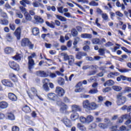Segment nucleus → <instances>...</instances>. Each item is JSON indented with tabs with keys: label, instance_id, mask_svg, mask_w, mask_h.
I'll list each match as a JSON object with an SVG mask.
<instances>
[{
	"label": "nucleus",
	"instance_id": "nucleus-44",
	"mask_svg": "<svg viewBox=\"0 0 131 131\" xmlns=\"http://www.w3.org/2000/svg\"><path fill=\"white\" fill-rule=\"evenodd\" d=\"M16 16L17 17V18H19V19H22L23 18V14L21 13V12L16 11Z\"/></svg>",
	"mask_w": 131,
	"mask_h": 131
},
{
	"label": "nucleus",
	"instance_id": "nucleus-62",
	"mask_svg": "<svg viewBox=\"0 0 131 131\" xmlns=\"http://www.w3.org/2000/svg\"><path fill=\"white\" fill-rule=\"evenodd\" d=\"M36 57V54L35 53H33L31 54V55L28 57V59H33L32 58H35Z\"/></svg>",
	"mask_w": 131,
	"mask_h": 131
},
{
	"label": "nucleus",
	"instance_id": "nucleus-9",
	"mask_svg": "<svg viewBox=\"0 0 131 131\" xmlns=\"http://www.w3.org/2000/svg\"><path fill=\"white\" fill-rule=\"evenodd\" d=\"M36 75L40 77H48L49 76V73H47L45 71H39L36 72Z\"/></svg>",
	"mask_w": 131,
	"mask_h": 131
},
{
	"label": "nucleus",
	"instance_id": "nucleus-45",
	"mask_svg": "<svg viewBox=\"0 0 131 131\" xmlns=\"http://www.w3.org/2000/svg\"><path fill=\"white\" fill-rule=\"evenodd\" d=\"M105 51H106V49L100 48L98 50V53H99L100 56H104L105 55Z\"/></svg>",
	"mask_w": 131,
	"mask_h": 131
},
{
	"label": "nucleus",
	"instance_id": "nucleus-10",
	"mask_svg": "<svg viewBox=\"0 0 131 131\" xmlns=\"http://www.w3.org/2000/svg\"><path fill=\"white\" fill-rule=\"evenodd\" d=\"M14 35L17 37V39H20L21 36V27H19L16 29Z\"/></svg>",
	"mask_w": 131,
	"mask_h": 131
},
{
	"label": "nucleus",
	"instance_id": "nucleus-19",
	"mask_svg": "<svg viewBox=\"0 0 131 131\" xmlns=\"http://www.w3.org/2000/svg\"><path fill=\"white\" fill-rule=\"evenodd\" d=\"M81 38H88V39H91L93 38V35L89 33H83L81 35Z\"/></svg>",
	"mask_w": 131,
	"mask_h": 131
},
{
	"label": "nucleus",
	"instance_id": "nucleus-23",
	"mask_svg": "<svg viewBox=\"0 0 131 131\" xmlns=\"http://www.w3.org/2000/svg\"><path fill=\"white\" fill-rule=\"evenodd\" d=\"M24 16L27 21H31L32 20V17L28 12L24 13Z\"/></svg>",
	"mask_w": 131,
	"mask_h": 131
},
{
	"label": "nucleus",
	"instance_id": "nucleus-31",
	"mask_svg": "<svg viewBox=\"0 0 131 131\" xmlns=\"http://www.w3.org/2000/svg\"><path fill=\"white\" fill-rule=\"evenodd\" d=\"M63 123H64L65 125L68 127H70V126H72V123L70 120L67 119L64 121Z\"/></svg>",
	"mask_w": 131,
	"mask_h": 131
},
{
	"label": "nucleus",
	"instance_id": "nucleus-15",
	"mask_svg": "<svg viewBox=\"0 0 131 131\" xmlns=\"http://www.w3.org/2000/svg\"><path fill=\"white\" fill-rule=\"evenodd\" d=\"M4 52L5 54H7V55H10V54H13V53H14V49L11 47H6L4 49Z\"/></svg>",
	"mask_w": 131,
	"mask_h": 131
},
{
	"label": "nucleus",
	"instance_id": "nucleus-51",
	"mask_svg": "<svg viewBox=\"0 0 131 131\" xmlns=\"http://www.w3.org/2000/svg\"><path fill=\"white\" fill-rule=\"evenodd\" d=\"M102 18L105 21L108 20V15H107L106 13H102L101 14Z\"/></svg>",
	"mask_w": 131,
	"mask_h": 131
},
{
	"label": "nucleus",
	"instance_id": "nucleus-35",
	"mask_svg": "<svg viewBox=\"0 0 131 131\" xmlns=\"http://www.w3.org/2000/svg\"><path fill=\"white\" fill-rule=\"evenodd\" d=\"M78 117V114H77V113L72 114L71 115V119H72V120H75L76 119H77Z\"/></svg>",
	"mask_w": 131,
	"mask_h": 131
},
{
	"label": "nucleus",
	"instance_id": "nucleus-25",
	"mask_svg": "<svg viewBox=\"0 0 131 131\" xmlns=\"http://www.w3.org/2000/svg\"><path fill=\"white\" fill-rule=\"evenodd\" d=\"M22 55L21 54L17 53L15 56L12 57V59L15 61H21V57Z\"/></svg>",
	"mask_w": 131,
	"mask_h": 131
},
{
	"label": "nucleus",
	"instance_id": "nucleus-39",
	"mask_svg": "<svg viewBox=\"0 0 131 131\" xmlns=\"http://www.w3.org/2000/svg\"><path fill=\"white\" fill-rule=\"evenodd\" d=\"M112 89L113 90H114V91H116V92H120V91L122 90V88L121 87L117 85L113 86Z\"/></svg>",
	"mask_w": 131,
	"mask_h": 131
},
{
	"label": "nucleus",
	"instance_id": "nucleus-28",
	"mask_svg": "<svg viewBox=\"0 0 131 131\" xmlns=\"http://www.w3.org/2000/svg\"><path fill=\"white\" fill-rule=\"evenodd\" d=\"M7 116L9 120H15V115L12 112L8 113Z\"/></svg>",
	"mask_w": 131,
	"mask_h": 131
},
{
	"label": "nucleus",
	"instance_id": "nucleus-1",
	"mask_svg": "<svg viewBox=\"0 0 131 131\" xmlns=\"http://www.w3.org/2000/svg\"><path fill=\"white\" fill-rule=\"evenodd\" d=\"M61 57H63V60L64 61H68L69 65L70 66H72L74 64V56L73 55H68L67 53H61Z\"/></svg>",
	"mask_w": 131,
	"mask_h": 131
},
{
	"label": "nucleus",
	"instance_id": "nucleus-43",
	"mask_svg": "<svg viewBox=\"0 0 131 131\" xmlns=\"http://www.w3.org/2000/svg\"><path fill=\"white\" fill-rule=\"evenodd\" d=\"M63 106L61 107L60 109V112L62 113H64V112H66V110H67V108H68V106L66 105V104H64V105H62Z\"/></svg>",
	"mask_w": 131,
	"mask_h": 131
},
{
	"label": "nucleus",
	"instance_id": "nucleus-52",
	"mask_svg": "<svg viewBox=\"0 0 131 131\" xmlns=\"http://www.w3.org/2000/svg\"><path fill=\"white\" fill-rule=\"evenodd\" d=\"M98 92V89H94L91 90L89 93V94H97Z\"/></svg>",
	"mask_w": 131,
	"mask_h": 131
},
{
	"label": "nucleus",
	"instance_id": "nucleus-7",
	"mask_svg": "<svg viewBox=\"0 0 131 131\" xmlns=\"http://www.w3.org/2000/svg\"><path fill=\"white\" fill-rule=\"evenodd\" d=\"M1 82L3 85H5V86H8L9 88H12L13 87V83L10 81V80L8 79H3L1 81Z\"/></svg>",
	"mask_w": 131,
	"mask_h": 131
},
{
	"label": "nucleus",
	"instance_id": "nucleus-40",
	"mask_svg": "<svg viewBox=\"0 0 131 131\" xmlns=\"http://www.w3.org/2000/svg\"><path fill=\"white\" fill-rule=\"evenodd\" d=\"M6 39L7 41H12L13 40V37L11 34L8 33L6 35Z\"/></svg>",
	"mask_w": 131,
	"mask_h": 131
},
{
	"label": "nucleus",
	"instance_id": "nucleus-41",
	"mask_svg": "<svg viewBox=\"0 0 131 131\" xmlns=\"http://www.w3.org/2000/svg\"><path fill=\"white\" fill-rule=\"evenodd\" d=\"M98 126L100 128L105 129V128H107V127H108V125L105 123H99L98 124Z\"/></svg>",
	"mask_w": 131,
	"mask_h": 131
},
{
	"label": "nucleus",
	"instance_id": "nucleus-63",
	"mask_svg": "<svg viewBox=\"0 0 131 131\" xmlns=\"http://www.w3.org/2000/svg\"><path fill=\"white\" fill-rule=\"evenodd\" d=\"M116 15H117V16H118V17H123V14L121 13L120 11L116 12Z\"/></svg>",
	"mask_w": 131,
	"mask_h": 131
},
{
	"label": "nucleus",
	"instance_id": "nucleus-8",
	"mask_svg": "<svg viewBox=\"0 0 131 131\" xmlns=\"http://www.w3.org/2000/svg\"><path fill=\"white\" fill-rule=\"evenodd\" d=\"M98 68H99V67L96 65H85L82 67V69H83V70H88V69L95 70L96 69H98Z\"/></svg>",
	"mask_w": 131,
	"mask_h": 131
},
{
	"label": "nucleus",
	"instance_id": "nucleus-24",
	"mask_svg": "<svg viewBox=\"0 0 131 131\" xmlns=\"http://www.w3.org/2000/svg\"><path fill=\"white\" fill-rule=\"evenodd\" d=\"M96 108H98V105L95 102L90 103L89 106V110H95Z\"/></svg>",
	"mask_w": 131,
	"mask_h": 131
},
{
	"label": "nucleus",
	"instance_id": "nucleus-17",
	"mask_svg": "<svg viewBox=\"0 0 131 131\" xmlns=\"http://www.w3.org/2000/svg\"><path fill=\"white\" fill-rule=\"evenodd\" d=\"M28 65H29V69L30 70L32 69L33 67H34V65H35V63H34V60L33 59H28Z\"/></svg>",
	"mask_w": 131,
	"mask_h": 131
},
{
	"label": "nucleus",
	"instance_id": "nucleus-29",
	"mask_svg": "<svg viewBox=\"0 0 131 131\" xmlns=\"http://www.w3.org/2000/svg\"><path fill=\"white\" fill-rule=\"evenodd\" d=\"M75 92V93H85V89L82 87L76 88Z\"/></svg>",
	"mask_w": 131,
	"mask_h": 131
},
{
	"label": "nucleus",
	"instance_id": "nucleus-38",
	"mask_svg": "<svg viewBox=\"0 0 131 131\" xmlns=\"http://www.w3.org/2000/svg\"><path fill=\"white\" fill-rule=\"evenodd\" d=\"M86 123H91L94 120V117L93 116H88L86 118Z\"/></svg>",
	"mask_w": 131,
	"mask_h": 131
},
{
	"label": "nucleus",
	"instance_id": "nucleus-6",
	"mask_svg": "<svg viewBox=\"0 0 131 131\" xmlns=\"http://www.w3.org/2000/svg\"><path fill=\"white\" fill-rule=\"evenodd\" d=\"M55 92L59 97H63L65 95V90L60 86L56 88Z\"/></svg>",
	"mask_w": 131,
	"mask_h": 131
},
{
	"label": "nucleus",
	"instance_id": "nucleus-21",
	"mask_svg": "<svg viewBox=\"0 0 131 131\" xmlns=\"http://www.w3.org/2000/svg\"><path fill=\"white\" fill-rule=\"evenodd\" d=\"M8 106H9V104L7 102L2 101L0 102L1 109H6V108H8Z\"/></svg>",
	"mask_w": 131,
	"mask_h": 131
},
{
	"label": "nucleus",
	"instance_id": "nucleus-54",
	"mask_svg": "<svg viewBox=\"0 0 131 131\" xmlns=\"http://www.w3.org/2000/svg\"><path fill=\"white\" fill-rule=\"evenodd\" d=\"M90 97V95H85L83 94H81L80 95V98H81V99H87V98H89Z\"/></svg>",
	"mask_w": 131,
	"mask_h": 131
},
{
	"label": "nucleus",
	"instance_id": "nucleus-12",
	"mask_svg": "<svg viewBox=\"0 0 131 131\" xmlns=\"http://www.w3.org/2000/svg\"><path fill=\"white\" fill-rule=\"evenodd\" d=\"M90 101L89 100H85L82 102V106L84 109H86L87 110H89L90 109Z\"/></svg>",
	"mask_w": 131,
	"mask_h": 131
},
{
	"label": "nucleus",
	"instance_id": "nucleus-27",
	"mask_svg": "<svg viewBox=\"0 0 131 131\" xmlns=\"http://www.w3.org/2000/svg\"><path fill=\"white\" fill-rule=\"evenodd\" d=\"M55 17H56L58 20L61 21V22H66V21H67V18H66V17H63L61 15L55 14Z\"/></svg>",
	"mask_w": 131,
	"mask_h": 131
},
{
	"label": "nucleus",
	"instance_id": "nucleus-22",
	"mask_svg": "<svg viewBox=\"0 0 131 131\" xmlns=\"http://www.w3.org/2000/svg\"><path fill=\"white\" fill-rule=\"evenodd\" d=\"M34 19L35 20V21L38 22V23H43V19L39 16L35 15Z\"/></svg>",
	"mask_w": 131,
	"mask_h": 131
},
{
	"label": "nucleus",
	"instance_id": "nucleus-64",
	"mask_svg": "<svg viewBox=\"0 0 131 131\" xmlns=\"http://www.w3.org/2000/svg\"><path fill=\"white\" fill-rule=\"evenodd\" d=\"M1 16L3 17V18H6V19H8V15L5 12H2L1 13Z\"/></svg>",
	"mask_w": 131,
	"mask_h": 131
},
{
	"label": "nucleus",
	"instance_id": "nucleus-47",
	"mask_svg": "<svg viewBox=\"0 0 131 131\" xmlns=\"http://www.w3.org/2000/svg\"><path fill=\"white\" fill-rule=\"evenodd\" d=\"M49 77H50V78H56V77H57V74H56V73H48Z\"/></svg>",
	"mask_w": 131,
	"mask_h": 131
},
{
	"label": "nucleus",
	"instance_id": "nucleus-32",
	"mask_svg": "<svg viewBox=\"0 0 131 131\" xmlns=\"http://www.w3.org/2000/svg\"><path fill=\"white\" fill-rule=\"evenodd\" d=\"M113 84H114V81L112 80H108L104 83V86H106V85L111 86V85H113Z\"/></svg>",
	"mask_w": 131,
	"mask_h": 131
},
{
	"label": "nucleus",
	"instance_id": "nucleus-48",
	"mask_svg": "<svg viewBox=\"0 0 131 131\" xmlns=\"http://www.w3.org/2000/svg\"><path fill=\"white\" fill-rule=\"evenodd\" d=\"M43 89H44V90H45V91H46V92H49V91H50V88H49V86L48 85L47 83L43 84Z\"/></svg>",
	"mask_w": 131,
	"mask_h": 131
},
{
	"label": "nucleus",
	"instance_id": "nucleus-26",
	"mask_svg": "<svg viewBox=\"0 0 131 131\" xmlns=\"http://www.w3.org/2000/svg\"><path fill=\"white\" fill-rule=\"evenodd\" d=\"M48 98L49 100L54 101L55 100V98H56V94L54 93H49L48 94Z\"/></svg>",
	"mask_w": 131,
	"mask_h": 131
},
{
	"label": "nucleus",
	"instance_id": "nucleus-11",
	"mask_svg": "<svg viewBox=\"0 0 131 131\" xmlns=\"http://www.w3.org/2000/svg\"><path fill=\"white\" fill-rule=\"evenodd\" d=\"M32 33L34 36H38L39 35V29L37 27H34L32 29Z\"/></svg>",
	"mask_w": 131,
	"mask_h": 131
},
{
	"label": "nucleus",
	"instance_id": "nucleus-14",
	"mask_svg": "<svg viewBox=\"0 0 131 131\" xmlns=\"http://www.w3.org/2000/svg\"><path fill=\"white\" fill-rule=\"evenodd\" d=\"M72 111L73 112H77V111L80 112L81 111V107L76 104L73 105H72Z\"/></svg>",
	"mask_w": 131,
	"mask_h": 131
},
{
	"label": "nucleus",
	"instance_id": "nucleus-5",
	"mask_svg": "<svg viewBox=\"0 0 131 131\" xmlns=\"http://www.w3.org/2000/svg\"><path fill=\"white\" fill-rule=\"evenodd\" d=\"M30 91L31 92H32L34 96H37V90L35 88H31L30 90H29L27 91V93L29 98H30L31 99H33V95L31 94V93H30Z\"/></svg>",
	"mask_w": 131,
	"mask_h": 131
},
{
	"label": "nucleus",
	"instance_id": "nucleus-20",
	"mask_svg": "<svg viewBox=\"0 0 131 131\" xmlns=\"http://www.w3.org/2000/svg\"><path fill=\"white\" fill-rule=\"evenodd\" d=\"M32 6L34 7V8H39V7H43V5L41 4L37 1H34V2L32 3Z\"/></svg>",
	"mask_w": 131,
	"mask_h": 131
},
{
	"label": "nucleus",
	"instance_id": "nucleus-4",
	"mask_svg": "<svg viewBox=\"0 0 131 131\" xmlns=\"http://www.w3.org/2000/svg\"><path fill=\"white\" fill-rule=\"evenodd\" d=\"M9 66L10 68H12L13 70H15V71H19V70H20L19 64H17V63L14 61H10L9 62Z\"/></svg>",
	"mask_w": 131,
	"mask_h": 131
},
{
	"label": "nucleus",
	"instance_id": "nucleus-46",
	"mask_svg": "<svg viewBox=\"0 0 131 131\" xmlns=\"http://www.w3.org/2000/svg\"><path fill=\"white\" fill-rule=\"evenodd\" d=\"M118 71L121 72V73H126V72L130 71V70L128 69H118Z\"/></svg>",
	"mask_w": 131,
	"mask_h": 131
},
{
	"label": "nucleus",
	"instance_id": "nucleus-55",
	"mask_svg": "<svg viewBox=\"0 0 131 131\" xmlns=\"http://www.w3.org/2000/svg\"><path fill=\"white\" fill-rule=\"evenodd\" d=\"M80 121L82 123H86V118H84V117H80Z\"/></svg>",
	"mask_w": 131,
	"mask_h": 131
},
{
	"label": "nucleus",
	"instance_id": "nucleus-36",
	"mask_svg": "<svg viewBox=\"0 0 131 131\" xmlns=\"http://www.w3.org/2000/svg\"><path fill=\"white\" fill-rule=\"evenodd\" d=\"M71 34L74 37H76L78 35V32H77L76 29H72L71 30Z\"/></svg>",
	"mask_w": 131,
	"mask_h": 131
},
{
	"label": "nucleus",
	"instance_id": "nucleus-50",
	"mask_svg": "<svg viewBox=\"0 0 131 131\" xmlns=\"http://www.w3.org/2000/svg\"><path fill=\"white\" fill-rule=\"evenodd\" d=\"M19 10H20V11L22 13H24V14H25V13L28 12L27 10H26V8H25V7H24L23 6H20Z\"/></svg>",
	"mask_w": 131,
	"mask_h": 131
},
{
	"label": "nucleus",
	"instance_id": "nucleus-60",
	"mask_svg": "<svg viewBox=\"0 0 131 131\" xmlns=\"http://www.w3.org/2000/svg\"><path fill=\"white\" fill-rule=\"evenodd\" d=\"M121 49L124 51V52H125L126 53H127L128 54H131V51L128 50L127 49L125 48L124 47H121Z\"/></svg>",
	"mask_w": 131,
	"mask_h": 131
},
{
	"label": "nucleus",
	"instance_id": "nucleus-33",
	"mask_svg": "<svg viewBox=\"0 0 131 131\" xmlns=\"http://www.w3.org/2000/svg\"><path fill=\"white\" fill-rule=\"evenodd\" d=\"M22 110L26 113H30V112H31V110L30 109V107H29V106L27 105L24 106L22 108Z\"/></svg>",
	"mask_w": 131,
	"mask_h": 131
},
{
	"label": "nucleus",
	"instance_id": "nucleus-42",
	"mask_svg": "<svg viewBox=\"0 0 131 131\" xmlns=\"http://www.w3.org/2000/svg\"><path fill=\"white\" fill-rule=\"evenodd\" d=\"M77 128H79V129H80V130H82V131H84L86 129L85 127H84L81 123H78Z\"/></svg>",
	"mask_w": 131,
	"mask_h": 131
},
{
	"label": "nucleus",
	"instance_id": "nucleus-13",
	"mask_svg": "<svg viewBox=\"0 0 131 131\" xmlns=\"http://www.w3.org/2000/svg\"><path fill=\"white\" fill-rule=\"evenodd\" d=\"M86 56H88V54H86V53L84 52H78L77 54L76 55V58L78 60H80V59L82 58V57H85Z\"/></svg>",
	"mask_w": 131,
	"mask_h": 131
},
{
	"label": "nucleus",
	"instance_id": "nucleus-18",
	"mask_svg": "<svg viewBox=\"0 0 131 131\" xmlns=\"http://www.w3.org/2000/svg\"><path fill=\"white\" fill-rule=\"evenodd\" d=\"M8 98L11 101H13V102L17 101V96L13 93H9L8 94Z\"/></svg>",
	"mask_w": 131,
	"mask_h": 131
},
{
	"label": "nucleus",
	"instance_id": "nucleus-57",
	"mask_svg": "<svg viewBox=\"0 0 131 131\" xmlns=\"http://www.w3.org/2000/svg\"><path fill=\"white\" fill-rule=\"evenodd\" d=\"M9 27L11 30H15L16 29V25L13 24H9Z\"/></svg>",
	"mask_w": 131,
	"mask_h": 131
},
{
	"label": "nucleus",
	"instance_id": "nucleus-34",
	"mask_svg": "<svg viewBox=\"0 0 131 131\" xmlns=\"http://www.w3.org/2000/svg\"><path fill=\"white\" fill-rule=\"evenodd\" d=\"M0 24L7 26V25H9V20L8 19H0Z\"/></svg>",
	"mask_w": 131,
	"mask_h": 131
},
{
	"label": "nucleus",
	"instance_id": "nucleus-3",
	"mask_svg": "<svg viewBox=\"0 0 131 131\" xmlns=\"http://www.w3.org/2000/svg\"><path fill=\"white\" fill-rule=\"evenodd\" d=\"M21 43L22 47H29V49L31 50H32V49H33V47H34L33 44L31 43V42L29 41L28 38L23 39Z\"/></svg>",
	"mask_w": 131,
	"mask_h": 131
},
{
	"label": "nucleus",
	"instance_id": "nucleus-58",
	"mask_svg": "<svg viewBox=\"0 0 131 131\" xmlns=\"http://www.w3.org/2000/svg\"><path fill=\"white\" fill-rule=\"evenodd\" d=\"M80 38H79V37H77L75 38L74 41L73 42V45L74 46H76V45H77V43L78 42V41H79Z\"/></svg>",
	"mask_w": 131,
	"mask_h": 131
},
{
	"label": "nucleus",
	"instance_id": "nucleus-16",
	"mask_svg": "<svg viewBox=\"0 0 131 131\" xmlns=\"http://www.w3.org/2000/svg\"><path fill=\"white\" fill-rule=\"evenodd\" d=\"M92 42L93 45H99V46L102 45V42L100 39L98 38H94L92 39Z\"/></svg>",
	"mask_w": 131,
	"mask_h": 131
},
{
	"label": "nucleus",
	"instance_id": "nucleus-2",
	"mask_svg": "<svg viewBox=\"0 0 131 131\" xmlns=\"http://www.w3.org/2000/svg\"><path fill=\"white\" fill-rule=\"evenodd\" d=\"M123 93H120L117 95V104L118 106H121L125 103L126 102V97L122 96Z\"/></svg>",
	"mask_w": 131,
	"mask_h": 131
},
{
	"label": "nucleus",
	"instance_id": "nucleus-53",
	"mask_svg": "<svg viewBox=\"0 0 131 131\" xmlns=\"http://www.w3.org/2000/svg\"><path fill=\"white\" fill-rule=\"evenodd\" d=\"M63 9H64V7L63 6L58 7L57 8V11L60 14H63V13H64V12L63 11Z\"/></svg>",
	"mask_w": 131,
	"mask_h": 131
},
{
	"label": "nucleus",
	"instance_id": "nucleus-61",
	"mask_svg": "<svg viewBox=\"0 0 131 131\" xmlns=\"http://www.w3.org/2000/svg\"><path fill=\"white\" fill-rule=\"evenodd\" d=\"M12 131H19L20 128H19V127H18L17 126H13L12 127Z\"/></svg>",
	"mask_w": 131,
	"mask_h": 131
},
{
	"label": "nucleus",
	"instance_id": "nucleus-56",
	"mask_svg": "<svg viewBox=\"0 0 131 131\" xmlns=\"http://www.w3.org/2000/svg\"><path fill=\"white\" fill-rule=\"evenodd\" d=\"M46 24L47 25V26L50 27L51 28H55V26L49 21H46Z\"/></svg>",
	"mask_w": 131,
	"mask_h": 131
},
{
	"label": "nucleus",
	"instance_id": "nucleus-59",
	"mask_svg": "<svg viewBox=\"0 0 131 131\" xmlns=\"http://www.w3.org/2000/svg\"><path fill=\"white\" fill-rule=\"evenodd\" d=\"M90 6H93V7H97V6H98V3L95 2V1H92L90 3Z\"/></svg>",
	"mask_w": 131,
	"mask_h": 131
},
{
	"label": "nucleus",
	"instance_id": "nucleus-30",
	"mask_svg": "<svg viewBox=\"0 0 131 131\" xmlns=\"http://www.w3.org/2000/svg\"><path fill=\"white\" fill-rule=\"evenodd\" d=\"M57 82L59 85H64L65 84V80L62 77H59L57 79Z\"/></svg>",
	"mask_w": 131,
	"mask_h": 131
},
{
	"label": "nucleus",
	"instance_id": "nucleus-37",
	"mask_svg": "<svg viewBox=\"0 0 131 131\" xmlns=\"http://www.w3.org/2000/svg\"><path fill=\"white\" fill-rule=\"evenodd\" d=\"M131 117V112L128 114L123 115L121 116V118L123 119H129Z\"/></svg>",
	"mask_w": 131,
	"mask_h": 131
},
{
	"label": "nucleus",
	"instance_id": "nucleus-49",
	"mask_svg": "<svg viewBox=\"0 0 131 131\" xmlns=\"http://www.w3.org/2000/svg\"><path fill=\"white\" fill-rule=\"evenodd\" d=\"M96 73H97V71H95V70L91 71L89 72L88 75V76H91L92 75H95V74Z\"/></svg>",
	"mask_w": 131,
	"mask_h": 131
}]
</instances>
